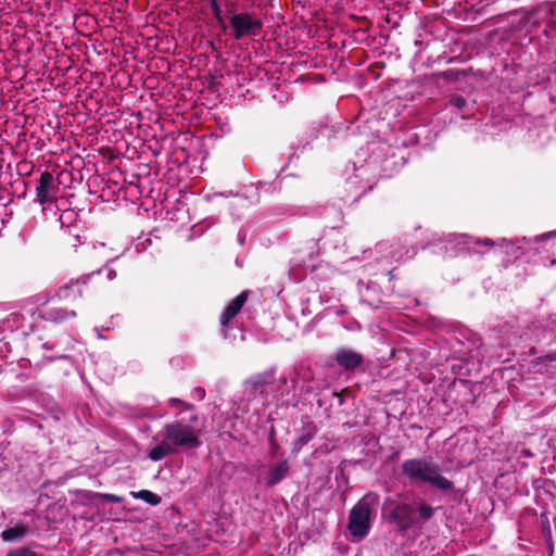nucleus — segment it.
<instances>
[{"label": "nucleus", "mask_w": 556, "mask_h": 556, "mask_svg": "<svg viewBox=\"0 0 556 556\" xmlns=\"http://www.w3.org/2000/svg\"><path fill=\"white\" fill-rule=\"evenodd\" d=\"M168 404H169L170 407H181L182 409H186V410L193 409V405L192 404L184 402L180 399H175V397L170 399L168 401Z\"/></svg>", "instance_id": "18"}, {"label": "nucleus", "mask_w": 556, "mask_h": 556, "mask_svg": "<svg viewBox=\"0 0 556 556\" xmlns=\"http://www.w3.org/2000/svg\"><path fill=\"white\" fill-rule=\"evenodd\" d=\"M97 291L98 283L96 278L93 276H86L64 283L56 290L54 296L59 301L75 304L81 299L92 296Z\"/></svg>", "instance_id": "5"}, {"label": "nucleus", "mask_w": 556, "mask_h": 556, "mask_svg": "<svg viewBox=\"0 0 556 556\" xmlns=\"http://www.w3.org/2000/svg\"><path fill=\"white\" fill-rule=\"evenodd\" d=\"M249 291H242L226 306L224 313L220 316V325L223 327V333L225 339L228 338V330L230 321L240 313L243 305L249 299Z\"/></svg>", "instance_id": "8"}, {"label": "nucleus", "mask_w": 556, "mask_h": 556, "mask_svg": "<svg viewBox=\"0 0 556 556\" xmlns=\"http://www.w3.org/2000/svg\"><path fill=\"white\" fill-rule=\"evenodd\" d=\"M193 394L198 400H203L205 397V390L203 388H195L193 390Z\"/></svg>", "instance_id": "23"}, {"label": "nucleus", "mask_w": 556, "mask_h": 556, "mask_svg": "<svg viewBox=\"0 0 556 556\" xmlns=\"http://www.w3.org/2000/svg\"><path fill=\"white\" fill-rule=\"evenodd\" d=\"M28 531V526L24 523H17L13 528H8L1 532V538L4 542H18Z\"/></svg>", "instance_id": "14"}, {"label": "nucleus", "mask_w": 556, "mask_h": 556, "mask_svg": "<svg viewBox=\"0 0 556 556\" xmlns=\"http://www.w3.org/2000/svg\"><path fill=\"white\" fill-rule=\"evenodd\" d=\"M334 359L337 364L345 370H353L364 362L363 355L351 350L341 349L337 352Z\"/></svg>", "instance_id": "10"}, {"label": "nucleus", "mask_w": 556, "mask_h": 556, "mask_svg": "<svg viewBox=\"0 0 556 556\" xmlns=\"http://www.w3.org/2000/svg\"><path fill=\"white\" fill-rule=\"evenodd\" d=\"M232 37L241 40L244 37H254L260 34L263 23L251 13H236L230 17Z\"/></svg>", "instance_id": "6"}, {"label": "nucleus", "mask_w": 556, "mask_h": 556, "mask_svg": "<svg viewBox=\"0 0 556 556\" xmlns=\"http://www.w3.org/2000/svg\"><path fill=\"white\" fill-rule=\"evenodd\" d=\"M402 475L412 483H429L440 491H453L454 483L441 475V467L432 458H409L401 466Z\"/></svg>", "instance_id": "1"}, {"label": "nucleus", "mask_w": 556, "mask_h": 556, "mask_svg": "<svg viewBox=\"0 0 556 556\" xmlns=\"http://www.w3.org/2000/svg\"><path fill=\"white\" fill-rule=\"evenodd\" d=\"M438 508L432 507L422 498H417L414 504L397 503L393 506L389 520L394 522L401 533H405L416 525H422L433 518Z\"/></svg>", "instance_id": "2"}, {"label": "nucleus", "mask_w": 556, "mask_h": 556, "mask_svg": "<svg viewBox=\"0 0 556 556\" xmlns=\"http://www.w3.org/2000/svg\"><path fill=\"white\" fill-rule=\"evenodd\" d=\"M475 243L476 244L490 245V247H493L495 244V242L492 241L491 239H478V240H476Z\"/></svg>", "instance_id": "24"}, {"label": "nucleus", "mask_w": 556, "mask_h": 556, "mask_svg": "<svg viewBox=\"0 0 556 556\" xmlns=\"http://www.w3.org/2000/svg\"><path fill=\"white\" fill-rule=\"evenodd\" d=\"M450 103L458 110H464L467 105L466 100L462 96H453L450 100Z\"/></svg>", "instance_id": "21"}, {"label": "nucleus", "mask_w": 556, "mask_h": 556, "mask_svg": "<svg viewBox=\"0 0 556 556\" xmlns=\"http://www.w3.org/2000/svg\"><path fill=\"white\" fill-rule=\"evenodd\" d=\"M290 466L287 459L280 462L279 464L270 467L266 478L265 483L267 486H274L281 482L289 473Z\"/></svg>", "instance_id": "11"}, {"label": "nucleus", "mask_w": 556, "mask_h": 556, "mask_svg": "<svg viewBox=\"0 0 556 556\" xmlns=\"http://www.w3.org/2000/svg\"><path fill=\"white\" fill-rule=\"evenodd\" d=\"M199 421V415L192 414L189 417V421L186 422L184 419L174 420L166 424L161 434L166 439L172 446L177 451L181 450H193L198 448L202 442L200 440L202 430L195 428V424Z\"/></svg>", "instance_id": "3"}, {"label": "nucleus", "mask_w": 556, "mask_h": 556, "mask_svg": "<svg viewBox=\"0 0 556 556\" xmlns=\"http://www.w3.org/2000/svg\"><path fill=\"white\" fill-rule=\"evenodd\" d=\"M397 455H399V452H395V453H393V455L391 456V458H392V459H394V458H396V457H397Z\"/></svg>", "instance_id": "25"}, {"label": "nucleus", "mask_w": 556, "mask_h": 556, "mask_svg": "<svg viewBox=\"0 0 556 556\" xmlns=\"http://www.w3.org/2000/svg\"><path fill=\"white\" fill-rule=\"evenodd\" d=\"M211 9L214 17L216 18L217 24L223 28V30L227 29V24L223 17L222 9L218 4V0H210Z\"/></svg>", "instance_id": "16"}, {"label": "nucleus", "mask_w": 556, "mask_h": 556, "mask_svg": "<svg viewBox=\"0 0 556 556\" xmlns=\"http://www.w3.org/2000/svg\"><path fill=\"white\" fill-rule=\"evenodd\" d=\"M274 376L270 372L256 374L244 381V387L250 392L258 391L261 395L267 397L268 390L266 387L273 384Z\"/></svg>", "instance_id": "9"}, {"label": "nucleus", "mask_w": 556, "mask_h": 556, "mask_svg": "<svg viewBox=\"0 0 556 556\" xmlns=\"http://www.w3.org/2000/svg\"><path fill=\"white\" fill-rule=\"evenodd\" d=\"M375 493L364 495L350 510L348 530L357 540L364 539L370 530L372 507L378 504Z\"/></svg>", "instance_id": "4"}, {"label": "nucleus", "mask_w": 556, "mask_h": 556, "mask_svg": "<svg viewBox=\"0 0 556 556\" xmlns=\"http://www.w3.org/2000/svg\"><path fill=\"white\" fill-rule=\"evenodd\" d=\"M5 556H38L35 552L27 547H18L9 552Z\"/></svg>", "instance_id": "17"}, {"label": "nucleus", "mask_w": 556, "mask_h": 556, "mask_svg": "<svg viewBox=\"0 0 556 556\" xmlns=\"http://www.w3.org/2000/svg\"><path fill=\"white\" fill-rule=\"evenodd\" d=\"M134 496L136 498H140V500L144 501L146 503H148L152 506L159 505L162 501L161 496H159L157 494H155L149 490H141V491L135 493Z\"/></svg>", "instance_id": "15"}, {"label": "nucleus", "mask_w": 556, "mask_h": 556, "mask_svg": "<svg viewBox=\"0 0 556 556\" xmlns=\"http://www.w3.org/2000/svg\"><path fill=\"white\" fill-rule=\"evenodd\" d=\"M101 498L106 501V502H110V503H121L123 501V498L118 495H115V494H111V493H104V494H101Z\"/></svg>", "instance_id": "22"}, {"label": "nucleus", "mask_w": 556, "mask_h": 556, "mask_svg": "<svg viewBox=\"0 0 556 556\" xmlns=\"http://www.w3.org/2000/svg\"><path fill=\"white\" fill-rule=\"evenodd\" d=\"M266 556H275V555H273V554H269V555H266Z\"/></svg>", "instance_id": "26"}, {"label": "nucleus", "mask_w": 556, "mask_h": 556, "mask_svg": "<svg viewBox=\"0 0 556 556\" xmlns=\"http://www.w3.org/2000/svg\"><path fill=\"white\" fill-rule=\"evenodd\" d=\"M41 316L49 321L63 323L70 318L77 316L75 311H66L64 308H50L41 313Z\"/></svg>", "instance_id": "13"}, {"label": "nucleus", "mask_w": 556, "mask_h": 556, "mask_svg": "<svg viewBox=\"0 0 556 556\" xmlns=\"http://www.w3.org/2000/svg\"><path fill=\"white\" fill-rule=\"evenodd\" d=\"M268 439H269V445H270L269 453L274 457L278 453V450H279V444L276 441L274 428H271Z\"/></svg>", "instance_id": "19"}, {"label": "nucleus", "mask_w": 556, "mask_h": 556, "mask_svg": "<svg viewBox=\"0 0 556 556\" xmlns=\"http://www.w3.org/2000/svg\"><path fill=\"white\" fill-rule=\"evenodd\" d=\"M60 186L61 181L51 172H42L37 180L36 201L40 205L56 202Z\"/></svg>", "instance_id": "7"}, {"label": "nucleus", "mask_w": 556, "mask_h": 556, "mask_svg": "<svg viewBox=\"0 0 556 556\" xmlns=\"http://www.w3.org/2000/svg\"><path fill=\"white\" fill-rule=\"evenodd\" d=\"M176 450L172 446V444L163 438V440L156 446L149 451L148 457L152 462H159L166 456L174 454Z\"/></svg>", "instance_id": "12"}, {"label": "nucleus", "mask_w": 556, "mask_h": 556, "mask_svg": "<svg viewBox=\"0 0 556 556\" xmlns=\"http://www.w3.org/2000/svg\"><path fill=\"white\" fill-rule=\"evenodd\" d=\"M312 437L313 435L311 433H305V434H302L301 437H299L294 443V450L295 451L301 450L304 445H306L312 440Z\"/></svg>", "instance_id": "20"}]
</instances>
